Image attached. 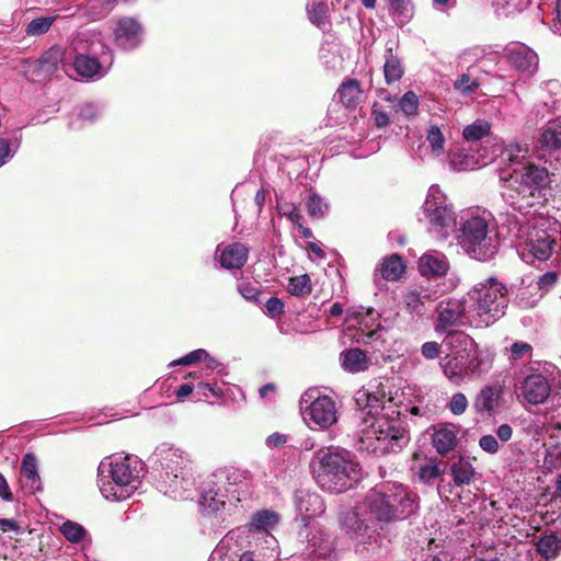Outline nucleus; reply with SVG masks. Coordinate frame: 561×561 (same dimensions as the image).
<instances>
[{
    "label": "nucleus",
    "instance_id": "f3484780",
    "mask_svg": "<svg viewBox=\"0 0 561 561\" xmlns=\"http://www.w3.org/2000/svg\"><path fill=\"white\" fill-rule=\"evenodd\" d=\"M551 387L547 377L541 374L527 376L522 385V394L530 404L543 403L550 396Z\"/></svg>",
    "mask_w": 561,
    "mask_h": 561
},
{
    "label": "nucleus",
    "instance_id": "20e7f679",
    "mask_svg": "<svg viewBox=\"0 0 561 561\" xmlns=\"http://www.w3.org/2000/svg\"><path fill=\"white\" fill-rule=\"evenodd\" d=\"M553 175L546 167L527 162L520 168H514L508 178L503 180L508 182L517 197L525 201L527 206H533L540 199H546L547 193L551 191Z\"/></svg>",
    "mask_w": 561,
    "mask_h": 561
},
{
    "label": "nucleus",
    "instance_id": "c756f323",
    "mask_svg": "<svg viewBox=\"0 0 561 561\" xmlns=\"http://www.w3.org/2000/svg\"><path fill=\"white\" fill-rule=\"evenodd\" d=\"M73 67L79 76L87 79L93 78L101 70V64L98 58L83 54L76 56Z\"/></svg>",
    "mask_w": 561,
    "mask_h": 561
},
{
    "label": "nucleus",
    "instance_id": "6e6552de",
    "mask_svg": "<svg viewBox=\"0 0 561 561\" xmlns=\"http://www.w3.org/2000/svg\"><path fill=\"white\" fill-rule=\"evenodd\" d=\"M141 470V463L136 457L125 456L111 462V476L114 483L119 488H126L125 491L129 492H134L138 488Z\"/></svg>",
    "mask_w": 561,
    "mask_h": 561
},
{
    "label": "nucleus",
    "instance_id": "8fccbe9b",
    "mask_svg": "<svg viewBox=\"0 0 561 561\" xmlns=\"http://www.w3.org/2000/svg\"><path fill=\"white\" fill-rule=\"evenodd\" d=\"M239 293L248 301L255 302L256 305L262 304L260 299L262 291L259 286H254L249 283H242L239 285Z\"/></svg>",
    "mask_w": 561,
    "mask_h": 561
},
{
    "label": "nucleus",
    "instance_id": "c03bdc74",
    "mask_svg": "<svg viewBox=\"0 0 561 561\" xmlns=\"http://www.w3.org/2000/svg\"><path fill=\"white\" fill-rule=\"evenodd\" d=\"M427 141L432 150L438 156L444 151L445 137L440 128L436 125L430 127L427 131Z\"/></svg>",
    "mask_w": 561,
    "mask_h": 561
},
{
    "label": "nucleus",
    "instance_id": "e433bc0d",
    "mask_svg": "<svg viewBox=\"0 0 561 561\" xmlns=\"http://www.w3.org/2000/svg\"><path fill=\"white\" fill-rule=\"evenodd\" d=\"M449 163L455 171H466L474 169L478 163L474 156L465 152V150H456L449 153Z\"/></svg>",
    "mask_w": 561,
    "mask_h": 561
},
{
    "label": "nucleus",
    "instance_id": "f704fd0d",
    "mask_svg": "<svg viewBox=\"0 0 561 561\" xmlns=\"http://www.w3.org/2000/svg\"><path fill=\"white\" fill-rule=\"evenodd\" d=\"M527 153L528 149L526 147H523L518 144H510L505 147L503 150V158L508 161L510 165L512 167V170L514 168H520L522 165H525L527 162Z\"/></svg>",
    "mask_w": 561,
    "mask_h": 561
},
{
    "label": "nucleus",
    "instance_id": "f8f14e48",
    "mask_svg": "<svg viewBox=\"0 0 561 561\" xmlns=\"http://www.w3.org/2000/svg\"><path fill=\"white\" fill-rule=\"evenodd\" d=\"M336 404L328 396L317 398L305 411V419L319 428H329L337 421Z\"/></svg>",
    "mask_w": 561,
    "mask_h": 561
},
{
    "label": "nucleus",
    "instance_id": "69168bd1",
    "mask_svg": "<svg viewBox=\"0 0 561 561\" xmlns=\"http://www.w3.org/2000/svg\"><path fill=\"white\" fill-rule=\"evenodd\" d=\"M80 116L85 121H93L98 117V112L92 104H87L82 107Z\"/></svg>",
    "mask_w": 561,
    "mask_h": 561
},
{
    "label": "nucleus",
    "instance_id": "4d7b16f0",
    "mask_svg": "<svg viewBox=\"0 0 561 561\" xmlns=\"http://www.w3.org/2000/svg\"><path fill=\"white\" fill-rule=\"evenodd\" d=\"M442 345L437 342H426L421 347V354L426 359H436L440 354Z\"/></svg>",
    "mask_w": 561,
    "mask_h": 561
},
{
    "label": "nucleus",
    "instance_id": "423d86ee",
    "mask_svg": "<svg viewBox=\"0 0 561 561\" xmlns=\"http://www.w3.org/2000/svg\"><path fill=\"white\" fill-rule=\"evenodd\" d=\"M371 432L376 435L381 453H398L409 442L408 431L400 420L379 417L371 424Z\"/></svg>",
    "mask_w": 561,
    "mask_h": 561
},
{
    "label": "nucleus",
    "instance_id": "bb28decb",
    "mask_svg": "<svg viewBox=\"0 0 561 561\" xmlns=\"http://www.w3.org/2000/svg\"><path fill=\"white\" fill-rule=\"evenodd\" d=\"M450 474L457 486H463L471 483L476 470L469 460L460 457L458 461L451 465Z\"/></svg>",
    "mask_w": 561,
    "mask_h": 561
},
{
    "label": "nucleus",
    "instance_id": "7c9ffc66",
    "mask_svg": "<svg viewBox=\"0 0 561 561\" xmlns=\"http://www.w3.org/2000/svg\"><path fill=\"white\" fill-rule=\"evenodd\" d=\"M403 73L404 69L398 56L392 53L391 48L387 49L386 61L383 66V76L387 84L399 81Z\"/></svg>",
    "mask_w": 561,
    "mask_h": 561
},
{
    "label": "nucleus",
    "instance_id": "052dcab7",
    "mask_svg": "<svg viewBox=\"0 0 561 561\" xmlns=\"http://www.w3.org/2000/svg\"><path fill=\"white\" fill-rule=\"evenodd\" d=\"M0 497L4 502H12L14 499L13 493L11 492V489L9 486V483L1 472H0Z\"/></svg>",
    "mask_w": 561,
    "mask_h": 561
},
{
    "label": "nucleus",
    "instance_id": "f257e3e1",
    "mask_svg": "<svg viewBox=\"0 0 561 561\" xmlns=\"http://www.w3.org/2000/svg\"><path fill=\"white\" fill-rule=\"evenodd\" d=\"M311 472L321 490L342 493L360 479V466L352 454L340 448H321L310 461Z\"/></svg>",
    "mask_w": 561,
    "mask_h": 561
},
{
    "label": "nucleus",
    "instance_id": "7ed1b4c3",
    "mask_svg": "<svg viewBox=\"0 0 561 561\" xmlns=\"http://www.w3.org/2000/svg\"><path fill=\"white\" fill-rule=\"evenodd\" d=\"M457 240L470 257L481 262L494 259L500 248L495 224L491 218L479 215L471 216L461 224Z\"/></svg>",
    "mask_w": 561,
    "mask_h": 561
},
{
    "label": "nucleus",
    "instance_id": "5701e85b",
    "mask_svg": "<svg viewBox=\"0 0 561 561\" xmlns=\"http://www.w3.org/2000/svg\"><path fill=\"white\" fill-rule=\"evenodd\" d=\"M502 389L499 386H485L477 396L474 408L479 413L491 415L499 405Z\"/></svg>",
    "mask_w": 561,
    "mask_h": 561
},
{
    "label": "nucleus",
    "instance_id": "c85d7f7f",
    "mask_svg": "<svg viewBox=\"0 0 561 561\" xmlns=\"http://www.w3.org/2000/svg\"><path fill=\"white\" fill-rule=\"evenodd\" d=\"M405 272V264L398 254H392L383 259L380 267V275L386 280H398Z\"/></svg>",
    "mask_w": 561,
    "mask_h": 561
},
{
    "label": "nucleus",
    "instance_id": "ddd939ff",
    "mask_svg": "<svg viewBox=\"0 0 561 561\" xmlns=\"http://www.w3.org/2000/svg\"><path fill=\"white\" fill-rule=\"evenodd\" d=\"M114 42L125 50H131L141 43L142 26L134 18H122L113 30Z\"/></svg>",
    "mask_w": 561,
    "mask_h": 561
},
{
    "label": "nucleus",
    "instance_id": "ea45409f",
    "mask_svg": "<svg viewBox=\"0 0 561 561\" xmlns=\"http://www.w3.org/2000/svg\"><path fill=\"white\" fill-rule=\"evenodd\" d=\"M55 18H37L32 20L26 26V34L30 36H39L47 33L53 25Z\"/></svg>",
    "mask_w": 561,
    "mask_h": 561
},
{
    "label": "nucleus",
    "instance_id": "393cba45",
    "mask_svg": "<svg viewBox=\"0 0 561 561\" xmlns=\"http://www.w3.org/2000/svg\"><path fill=\"white\" fill-rule=\"evenodd\" d=\"M419 271L426 277L443 276L448 271V262L444 255L424 254L420 259Z\"/></svg>",
    "mask_w": 561,
    "mask_h": 561
},
{
    "label": "nucleus",
    "instance_id": "9b49d317",
    "mask_svg": "<svg viewBox=\"0 0 561 561\" xmlns=\"http://www.w3.org/2000/svg\"><path fill=\"white\" fill-rule=\"evenodd\" d=\"M554 245L556 240L547 230H534L523 247L522 257L526 262L530 259L547 261L552 255Z\"/></svg>",
    "mask_w": 561,
    "mask_h": 561
},
{
    "label": "nucleus",
    "instance_id": "680f3d73",
    "mask_svg": "<svg viewBox=\"0 0 561 561\" xmlns=\"http://www.w3.org/2000/svg\"><path fill=\"white\" fill-rule=\"evenodd\" d=\"M285 216L296 226H299L301 224L302 216L300 214L299 206L291 205L290 209L288 211H283Z\"/></svg>",
    "mask_w": 561,
    "mask_h": 561
},
{
    "label": "nucleus",
    "instance_id": "37998d69",
    "mask_svg": "<svg viewBox=\"0 0 561 561\" xmlns=\"http://www.w3.org/2000/svg\"><path fill=\"white\" fill-rule=\"evenodd\" d=\"M308 18L312 24L319 27L325 24L328 22L325 3H312L311 7L308 8Z\"/></svg>",
    "mask_w": 561,
    "mask_h": 561
},
{
    "label": "nucleus",
    "instance_id": "2f4dec72",
    "mask_svg": "<svg viewBox=\"0 0 561 561\" xmlns=\"http://www.w3.org/2000/svg\"><path fill=\"white\" fill-rule=\"evenodd\" d=\"M21 474L26 479L27 483H30L32 491L39 489L41 478L37 470V461L32 453L24 455L21 465Z\"/></svg>",
    "mask_w": 561,
    "mask_h": 561
},
{
    "label": "nucleus",
    "instance_id": "79ce46f5",
    "mask_svg": "<svg viewBox=\"0 0 561 561\" xmlns=\"http://www.w3.org/2000/svg\"><path fill=\"white\" fill-rule=\"evenodd\" d=\"M389 4L393 14L399 19L401 24L409 21L411 18L410 0H389Z\"/></svg>",
    "mask_w": 561,
    "mask_h": 561
},
{
    "label": "nucleus",
    "instance_id": "3c124183",
    "mask_svg": "<svg viewBox=\"0 0 561 561\" xmlns=\"http://www.w3.org/2000/svg\"><path fill=\"white\" fill-rule=\"evenodd\" d=\"M199 504L210 513L217 512L225 505L224 501L217 500L211 491L205 492L199 500Z\"/></svg>",
    "mask_w": 561,
    "mask_h": 561
},
{
    "label": "nucleus",
    "instance_id": "a18cd8bd",
    "mask_svg": "<svg viewBox=\"0 0 561 561\" xmlns=\"http://www.w3.org/2000/svg\"><path fill=\"white\" fill-rule=\"evenodd\" d=\"M454 88L463 95H469L479 89V82L471 79L467 73H462L455 82Z\"/></svg>",
    "mask_w": 561,
    "mask_h": 561
},
{
    "label": "nucleus",
    "instance_id": "b1692460",
    "mask_svg": "<svg viewBox=\"0 0 561 561\" xmlns=\"http://www.w3.org/2000/svg\"><path fill=\"white\" fill-rule=\"evenodd\" d=\"M280 516L271 510H261L254 513L247 525L250 533H268L279 523Z\"/></svg>",
    "mask_w": 561,
    "mask_h": 561
},
{
    "label": "nucleus",
    "instance_id": "4468645a",
    "mask_svg": "<svg viewBox=\"0 0 561 561\" xmlns=\"http://www.w3.org/2000/svg\"><path fill=\"white\" fill-rule=\"evenodd\" d=\"M436 311L438 316L434 328L437 333L447 332L465 324L466 308L459 300L440 302Z\"/></svg>",
    "mask_w": 561,
    "mask_h": 561
},
{
    "label": "nucleus",
    "instance_id": "0e129e2a",
    "mask_svg": "<svg viewBox=\"0 0 561 561\" xmlns=\"http://www.w3.org/2000/svg\"><path fill=\"white\" fill-rule=\"evenodd\" d=\"M496 435L502 442H507L512 438L513 428L508 424H502L497 427Z\"/></svg>",
    "mask_w": 561,
    "mask_h": 561
},
{
    "label": "nucleus",
    "instance_id": "6e6d98bb",
    "mask_svg": "<svg viewBox=\"0 0 561 561\" xmlns=\"http://www.w3.org/2000/svg\"><path fill=\"white\" fill-rule=\"evenodd\" d=\"M266 313L271 318H278L284 313V302L277 297H271L265 302Z\"/></svg>",
    "mask_w": 561,
    "mask_h": 561
},
{
    "label": "nucleus",
    "instance_id": "1a4fd4ad",
    "mask_svg": "<svg viewBox=\"0 0 561 561\" xmlns=\"http://www.w3.org/2000/svg\"><path fill=\"white\" fill-rule=\"evenodd\" d=\"M296 507L299 512L301 527L299 536L308 539L307 527L310 520L321 516L325 511L322 497L316 492L299 491L296 495Z\"/></svg>",
    "mask_w": 561,
    "mask_h": 561
},
{
    "label": "nucleus",
    "instance_id": "6ab92c4d",
    "mask_svg": "<svg viewBox=\"0 0 561 561\" xmlns=\"http://www.w3.org/2000/svg\"><path fill=\"white\" fill-rule=\"evenodd\" d=\"M340 524L346 534L354 537L365 536L369 529V520L362 517L357 510L343 512Z\"/></svg>",
    "mask_w": 561,
    "mask_h": 561
},
{
    "label": "nucleus",
    "instance_id": "9d476101",
    "mask_svg": "<svg viewBox=\"0 0 561 561\" xmlns=\"http://www.w3.org/2000/svg\"><path fill=\"white\" fill-rule=\"evenodd\" d=\"M65 50L60 46H53L44 51L36 60H26V72L32 81H42L50 77L62 62Z\"/></svg>",
    "mask_w": 561,
    "mask_h": 561
},
{
    "label": "nucleus",
    "instance_id": "dca6fc26",
    "mask_svg": "<svg viewBox=\"0 0 561 561\" xmlns=\"http://www.w3.org/2000/svg\"><path fill=\"white\" fill-rule=\"evenodd\" d=\"M505 58L511 67L520 71L533 75L538 68L537 54L523 44H515L506 48Z\"/></svg>",
    "mask_w": 561,
    "mask_h": 561
},
{
    "label": "nucleus",
    "instance_id": "603ef678",
    "mask_svg": "<svg viewBox=\"0 0 561 561\" xmlns=\"http://www.w3.org/2000/svg\"><path fill=\"white\" fill-rule=\"evenodd\" d=\"M559 280V274L554 271L547 272L537 280L538 289L545 293L550 291Z\"/></svg>",
    "mask_w": 561,
    "mask_h": 561
},
{
    "label": "nucleus",
    "instance_id": "774afa93",
    "mask_svg": "<svg viewBox=\"0 0 561 561\" xmlns=\"http://www.w3.org/2000/svg\"><path fill=\"white\" fill-rule=\"evenodd\" d=\"M193 391V388L191 385L188 383H183L175 392L176 394V398L179 401H183L184 398H186L187 396H190Z\"/></svg>",
    "mask_w": 561,
    "mask_h": 561
},
{
    "label": "nucleus",
    "instance_id": "864d4df0",
    "mask_svg": "<svg viewBox=\"0 0 561 561\" xmlns=\"http://www.w3.org/2000/svg\"><path fill=\"white\" fill-rule=\"evenodd\" d=\"M468 407V400L461 392L455 393L449 402V409L453 414L460 415L465 413Z\"/></svg>",
    "mask_w": 561,
    "mask_h": 561
},
{
    "label": "nucleus",
    "instance_id": "a878e982",
    "mask_svg": "<svg viewBox=\"0 0 561 561\" xmlns=\"http://www.w3.org/2000/svg\"><path fill=\"white\" fill-rule=\"evenodd\" d=\"M444 333L442 345L456 355L467 351L473 344L471 336L463 331L451 329Z\"/></svg>",
    "mask_w": 561,
    "mask_h": 561
},
{
    "label": "nucleus",
    "instance_id": "49530a36",
    "mask_svg": "<svg viewBox=\"0 0 561 561\" xmlns=\"http://www.w3.org/2000/svg\"><path fill=\"white\" fill-rule=\"evenodd\" d=\"M443 474L444 469H442L437 463L422 466L419 471L420 480L427 484H433L434 481Z\"/></svg>",
    "mask_w": 561,
    "mask_h": 561
},
{
    "label": "nucleus",
    "instance_id": "cd10ccee",
    "mask_svg": "<svg viewBox=\"0 0 561 561\" xmlns=\"http://www.w3.org/2000/svg\"><path fill=\"white\" fill-rule=\"evenodd\" d=\"M539 142L542 148L554 150L561 148V122L550 121L542 129Z\"/></svg>",
    "mask_w": 561,
    "mask_h": 561
},
{
    "label": "nucleus",
    "instance_id": "aec40b11",
    "mask_svg": "<svg viewBox=\"0 0 561 561\" xmlns=\"http://www.w3.org/2000/svg\"><path fill=\"white\" fill-rule=\"evenodd\" d=\"M248 261V249L240 242L229 244L220 254V264L224 268H241Z\"/></svg>",
    "mask_w": 561,
    "mask_h": 561
},
{
    "label": "nucleus",
    "instance_id": "f03ea898",
    "mask_svg": "<svg viewBox=\"0 0 561 561\" xmlns=\"http://www.w3.org/2000/svg\"><path fill=\"white\" fill-rule=\"evenodd\" d=\"M417 495L398 482H383L366 495L370 513L380 522L405 519L419 508Z\"/></svg>",
    "mask_w": 561,
    "mask_h": 561
},
{
    "label": "nucleus",
    "instance_id": "412c9836",
    "mask_svg": "<svg viewBox=\"0 0 561 561\" xmlns=\"http://www.w3.org/2000/svg\"><path fill=\"white\" fill-rule=\"evenodd\" d=\"M342 367L350 373L365 371L370 366V360L365 351L353 347L341 353Z\"/></svg>",
    "mask_w": 561,
    "mask_h": 561
},
{
    "label": "nucleus",
    "instance_id": "58836bf2",
    "mask_svg": "<svg viewBox=\"0 0 561 561\" xmlns=\"http://www.w3.org/2000/svg\"><path fill=\"white\" fill-rule=\"evenodd\" d=\"M60 533L72 543L81 541L87 534L85 529L81 525L72 520L65 522L60 526Z\"/></svg>",
    "mask_w": 561,
    "mask_h": 561
},
{
    "label": "nucleus",
    "instance_id": "a211bd4d",
    "mask_svg": "<svg viewBox=\"0 0 561 561\" xmlns=\"http://www.w3.org/2000/svg\"><path fill=\"white\" fill-rule=\"evenodd\" d=\"M457 426L455 424H440L434 428L432 434L433 447L439 455H447L457 446Z\"/></svg>",
    "mask_w": 561,
    "mask_h": 561
},
{
    "label": "nucleus",
    "instance_id": "bf43d9fd",
    "mask_svg": "<svg viewBox=\"0 0 561 561\" xmlns=\"http://www.w3.org/2000/svg\"><path fill=\"white\" fill-rule=\"evenodd\" d=\"M375 125L379 128L387 127L390 124V119L387 113L377 108V103L374 104L371 110Z\"/></svg>",
    "mask_w": 561,
    "mask_h": 561
},
{
    "label": "nucleus",
    "instance_id": "2eb2a0df",
    "mask_svg": "<svg viewBox=\"0 0 561 561\" xmlns=\"http://www.w3.org/2000/svg\"><path fill=\"white\" fill-rule=\"evenodd\" d=\"M337 102L348 112H355L366 102L367 94L359 80L344 78L336 89Z\"/></svg>",
    "mask_w": 561,
    "mask_h": 561
},
{
    "label": "nucleus",
    "instance_id": "c9c22d12",
    "mask_svg": "<svg viewBox=\"0 0 561 561\" xmlns=\"http://www.w3.org/2000/svg\"><path fill=\"white\" fill-rule=\"evenodd\" d=\"M490 133L491 124L483 119H477L463 128L462 136L467 141H479L489 136Z\"/></svg>",
    "mask_w": 561,
    "mask_h": 561
},
{
    "label": "nucleus",
    "instance_id": "473e14b6",
    "mask_svg": "<svg viewBox=\"0 0 561 561\" xmlns=\"http://www.w3.org/2000/svg\"><path fill=\"white\" fill-rule=\"evenodd\" d=\"M537 551L547 559L557 557L561 551V536L557 533L545 535L537 543Z\"/></svg>",
    "mask_w": 561,
    "mask_h": 561
},
{
    "label": "nucleus",
    "instance_id": "72a5a7b5",
    "mask_svg": "<svg viewBox=\"0 0 561 561\" xmlns=\"http://www.w3.org/2000/svg\"><path fill=\"white\" fill-rule=\"evenodd\" d=\"M430 300L427 294L417 290H408L403 294V302L411 313L423 316L426 312L425 304Z\"/></svg>",
    "mask_w": 561,
    "mask_h": 561
},
{
    "label": "nucleus",
    "instance_id": "13d9d810",
    "mask_svg": "<svg viewBox=\"0 0 561 561\" xmlns=\"http://www.w3.org/2000/svg\"><path fill=\"white\" fill-rule=\"evenodd\" d=\"M479 446L489 454H495L499 450L497 439L493 435H483L479 439Z\"/></svg>",
    "mask_w": 561,
    "mask_h": 561
},
{
    "label": "nucleus",
    "instance_id": "4c0bfd02",
    "mask_svg": "<svg viewBox=\"0 0 561 561\" xmlns=\"http://www.w3.org/2000/svg\"><path fill=\"white\" fill-rule=\"evenodd\" d=\"M311 279L308 274H301L289 278L288 291L296 297H302L311 293Z\"/></svg>",
    "mask_w": 561,
    "mask_h": 561
},
{
    "label": "nucleus",
    "instance_id": "0eeeda50",
    "mask_svg": "<svg viewBox=\"0 0 561 561\" xmlns=\"http://www.w3.org/2000/svg\"><path fill=\"white\" fill-rule=\"evenodd\" d=\"M423 211L431 229L442 236H447V229L456 224L454 210L447 206L446 199L438 191H431L424 202Z\"/></svg>",
    "mask_w": 561,
    "mask_h": 561
},
{
    "label": "nucleus",
    "instance_id": "4be33fe9",
    "mask_svg": "<svg viewBox=\"0 0 561 561\" xmlns=\"http://www.w3.org/2000/svg\"><path fill=\"white\" fill-rule=\"evenodd\" d=\"M184 458L176 450H169L162 458L160 477L165 483H173L183 474Z\"/></svg>",
    "mask_w": 561,
    "mask_h": 561
},
{
    "label": "nucleus",
    "instance_id": "e2e57ef3",
    "mask_svg": "<svg viewBox=\"0 0 561 561\" xmlns=\"http://www.w3.org/2000/svg\"><path fill=\"white\" fill-rule=\"evenodd\" d=\"M287 443V436L279 433H273L267 437V444L273 447H282Z\"/></svg>",
    "mask_w": 561,
    "mask_h": 561
},
{
    "label": "nucleus",
    "instance_id": "39448f33",
    "mask_svg": "<svg viewBox=\"0 0 561 561\" xmlns=\"http://www.w3.org/2000/svg\"><path fill=\"white\" fill-rule=\"evenodd\" d=\"M476 311L479 317H486L484 322L502 318L508 307V288L495 276L480 283L476 289Z\"/></svg>",
    "mask_w": 561,
    "mask_h": 561
},
{
    "label": "nucleus",
    "instance_id": "338daca9",
    "mask_svg": "<svg viewBox=\"0 0 561 561\" xmlns=\"http://www.w3.org/2000/svg\"><path fill=\"white\" fill-rule=\"evenodd\" d=\"M197 388L203 390L204 392L205 391H209L211 392L215 397H220L222 391L220 388H218L216 385H210V383H206V382H199L197 385Z\"/></svg>",
    "mask_w": 561,
    "mask_h": 561
},
{
    "label": "nucleus",
    "instance_id": "a19ab883",
    "mask_svg": "<svg viewBox=\"0 0 561 561\" xmlns=\"http://www.w3.org/2000/svg\"><path fill=\"white\" fill-rule=\"evenodd\" d=\"M328 205L323 203L319 194L312 193L307 202L308 215L312 218H323Z\"/></svg>",
    "mask_w": 561,
    "mask_h": 561
},
{
    "label": "nucleus",
    "instance_id": "09e8293b",
    "mask_svg": "<svg viewBox=\"0 0 561 561\" xmlns=\"http://www.w3.org/2000/svg\"><path fill=\"white\" fill-rule=\"evenodd\" d=\"M400 108L405 115H414L419 108V99L413 91H408L400 100Z\"/></svg>",
    "mask_w": 561,
    "mask_h": 561
},
{
    "label": "nucleus",
    "instance_id": "5fc2aeb1",
    "mask_svg": "<svg viewBox=\"0 0 561 561\" xmlns=\"http://www.w3.org/2000/svg\"><path fill=\"white\" fill-rule=\"evenodd\" d=\"M533 347L526 342H515L511 345V359L519 360L531 353Z\"/></svg>",
    "mask_w": 561,
    "mask_h": 561
},
{
    "label": "nucleus",
    "instance_id": "de8ad7c7",
    "mask_svg": "<svg viewBox=\"0 0 561 561\" xmlns=\"http://www.w3.org/2000/svg\"><path fill=\"white\" fill-rule=\"evenodd\" d=\"M209 357V354L203 350L198 348L195 351H192L191 353L186 354L185 356L175 359L171 363V366H187L196 364L203 359H207Z\"/></svg>",
    "mask_w": 561,
    "mask_h": 561
}]
</instances>
